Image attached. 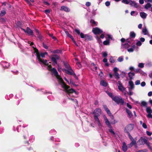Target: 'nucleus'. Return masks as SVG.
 <instances>
[{
    "instance_id": "72a5a7b5",
    "label": "nucleus",
    "mask_w": 152,
    "mask_h": 152,
    "mask_svg": "<svg viewBox=\"0 0 152 152\" xmlns=\"http://www.w3.org/2000/svg\"><path fill=\"white\" fill-rule=\"evenodd\" d=\"M151 4L149 3H148L145 6V8L146 9H148L151 7Z\"/></svg>"
},
{
    "instance_id": "c9c22d12",
    "label": "nucleus",
    "mask_w": 152,
    "mask_h": 152,
    "mask_svg": "<svg viewBox=\"0 0 152 152\" xmlns=\"http://www.w3.org/2000/svg\"><path fill=\"white\" fill-rule=\"evenodd\" d=\"M106 93L110 97H111L112 99H113V98L114 97L113 96V94L111 92H110L109 91H106Z\"/></svg>"
},
{
    "instance_id": "0eeeda50",
    "label": "nucleus",
    "mask_w": 152,
    "mask_h": 152,
    "mask_svg": "<svg viewBox=\"0 0 152 152\" xmlns=\"http://www.w3.org/2000/svg\"><path fill=\"white\" fill-rule=\"evenodd\" d=\"M53 57L51 58V59L52 61L56 64H57V60H59L60 58V56L57 54H54L53 55Z\"/></svg>"
},
{
    "instance_id": "052dcab7",
    "label": "nucleus",
    "mask_w": 152,
    "mask_h": 152,
    "mask_svg": "<svg viewBox=\"0 0 152 152\" xmlns=\"http://www.w3.org/2000/svg\"><path fill=\"white\" fill-rule=\"evenodd\" d=\"M140 84V81L139 80H137L135 82L136 85H138Z\"/></svg>"
},
{
    "instance_id": "c756f323",
    "label": "nucleus",
    "mask_w": 152,
    "mask_h": 152,
    "mask_svg": "<svg viewBox=\"0 0 152 152\" xmlns=\"http://www.w3.org/2000/svg\"><path fill=\"white\" fill-rule=\"evenodd\" d=\"M115 77L116 79H118L120 78V75L119 73L117 72H114Z\"/></svg>"
},
{
    "instance_id": "ea45409f",
    "label": "nucleus",
    "mask_w": 152,
    "mask_h": 152,
    "mask_svg": "<svg viewBox=\"0 0 152 152\" xmlns=\"http://www.w3.org/2000/svg\"><path fill=\"white\" fill-rule=\"evenodd\" d=\"M146 145L148 148L151 150L152 151V147L151 146L150 143V142H147L146 143Z\"/></svg>"
},
{
    "instance_id": "2f4dec72",
    "label": "nucleus",
    "mask_w": 152,
    "mask_h": 152,
    "mask_svg": "<svg viewBox=\"0 0 152 152\" xmlns=\"http://www.w3.org/2000/svg\"><path fill=\"white\" fill-rule=\"evenodd\" d=\"M142 32L145 35H148V31L147 29H142Z\"/></svg>"
},
{
    "instance_id": "1a4fd4ad",
    "label": "nucleus",
    "mask_w": 152,
    "mask_h": 152,
    "mask_svg": "<svg viewBox=\"0 0 152 152\" xmlns=\"http://www.w3.org/2000/svg\"><path fill=\"white\" fill-rule=\"evenodd\" d=\"M39 63L41 64V63L43 64L44 65L48 66V69H52V66L51 65H49V64L48 63V61L46 60H44V59H42L41 60V61L39 62Z\"/></svg>"
},
{
    "instance_id": "774afa93",
    "label": "nucleus",
    "mask_w": 152,
    "mask_h": 152,
    "mask_svg": "<svg viewBox=\"0 0 152 152\" xmlns=\"http://www.w3.org/2000/svg\"><path fill=\"white\" fill-rule=\"evenodd\" d=\"M107 53L106 52H104L103 53L102 56L104 57H105L107 56Z\"/></svg>"
},
{
    "instance_id": "423d86ee",
    "label": "nucleus",
    "mask_w": 152,
    "mask_h": 152,
    "mask_svg": "<svg viewBox=\"0 0 152 152\" xmlns=\"http://www.w3.org/2000/svg\"><path fill=\"white\" fill-rule=\"evenodd\" d=\"M63 63L65 66V67L66 68V69H64V70L65 71V73L67 74L68 73L67 72H72L73 71V70L72 69L71 67L68 64V63L66 61H63Z\"/></svg>"
},
{
    "instance_id": "4be33fe9",
    "label": "nucleus",
    "mask_w": 152,
    "mask_h": 152,
    "mask_svg": "<svg viewBox=\"0 0 152 152\" xmlns=\"http://www.w3.org/2000/svg\"><path fill=\"white\" fill-rule=\"evenodd\" d=\"M130 4L132 6H134L135 7H138V4L135 2L130 1L129 2Z\"/></svg>"
},
{
    "instance_id": "58836bf2",
    "label": "nucleus",
    "mask_w": 152,
    "mask_h": 152,
    "mask_svg": "<svg viewBox=\"0 0 152 152\" xmlns=\"http://www.w3.org/2000/svg\"><path fill=\"white\" fill-rule=\"evenodd\" d=\"M127 134L128 135L129 138L130 139V140L131 141L134 140L133 138L132 137L130 133H127Z\"/></svg>"
},
{
    "instance_id": "2eb2a0df",
    "label": "nucleus",
    "mask_w": 152,
    "mask_h": 152,
    "mask_svg": "<svg viewBox=\"0 0 152 152\" xmlns=\"http://www.w3.org/2000/svg\"><path fill=\"white\" fill-rule=\"evenodd\" d=\"M35 31L36 32V34L37 35V37L39 38V39L41 41L43 38L42 36L39 33V32L38 29H35Z\"/></svg>"
},
{
    "instance_id": "bb28decb",
    "label": "nucleus",
    "mask_w": 152,
    "mask_h": 152,
    "mask_svg": "<svg viewBox=\"0 0 152 152\" xmlns=\"http://www.w3.org/2000/svg\"><path fill=\"white\" fill-rule=\"evenodd\" d=\"M68 73H67V74H68V75H73L77 79V76H76V74H75V72H74L73 71H72V72H69V71H68L67 72Z\"/></svg>"
},
{
    "instance_id": "a211bd4d",
    "label": "nucleus",
    "mask_w": 152,
    "mask_h": 152,
    "mask_svg": "<svg viewBox=\"0 0 152 152\" xmlns=\"http://www.w3.org/2000/svg\"><path fill=\"white\" fill-rule=\"evenodd\" d=\"M61 10L65 12H69L70 11V10L69 8L65 6H61Z\"/></svg>"
},
{
    "instance_id": "f704fd0d",
    "label": "nucleus",
    "mask_w": 152,
    "mask_h": 152,
    "mask_svg": "<svg viewBox=\"0 0 152 152\" xmlns=\"http://www.w3.org/2000/svg\"><path fill=\"white\" fill-rule=\"evenodd\" d=\"M61 51L58 49H57L53 51L52 52L53 53H59L61 52Z\"/></svg>"
},
{
    "instance_id": "473e14b6",
    "label": "nucleus",
    "mask_w": 152,
    "mask_h": 152,
    "mask_svg": "<svg viewBox=\"0 0 152 152\" xmlns=\"http://www.w3.org/2000/svg\"><path fill=\"white\" fill-rule=\"evenodd\" d=\"M135 47V45H133L132 46V48H131L129 49H127V51L129 52H132L134 51V48Z\"/></svg>"
},
{
    "instance_id": "f257e3e1",
    "label": "nucleus",
    "mask_w": 152,
    "mask_h": 152,
    "mask_svg": "<svg viewBox=\"0 0 152 152\" xmlns=\"http://www.w3.org/2000/svg\"><path fill=\"white\" fill-rule=\"evenodd\" d=\"M75 31L78 35H80L81 38L84 39L85 41H91L93 40L92 37L89 34H84L82 32L80 33V30L78 29H75Z\"/></svg>"
},
{
    "instance_id": "cd10ccee",
    "label": "nucleus",
    "mask_w": 152,
    "mask_h": 152,
    "mask_svg": "<svg viewBox=\"0 0 152 152\" xmlns=\"http://www.w3.org/2000/svg\"><path fill=\"white\" fill-rule=\"evenodd\" d=\"M100 83L101 85L103 86L104 87H106L107 86V83L104 80H102L100 82Z\"/></svg>"
},
{
    "instance_id": "13d9d810",
    "label": "nucleus",
    "mask_w": 152,
    "mask_h": 152,
    "mask_svg": "<svg viewBox=\"0 0 152 152\" xmlns=\"http://www.w3.org/2000/svg\"><path fill=\"white\" fill-rule=\"evenodd\" d=\"M16 25L19 27H20L22 25V23L20 21H18L16 23Z\"/></svg>"
},
{
    "instance_id": "412c9836",
    "label": "nucleus",
    "mask_w": 152,
    "mask_h": 152,
    "mask_svg": "<svg viewBox=\"0 0 152 152\" xmlns=\"http://www.w3.org/2000/svg\"><path fill=\"white\" fill-rule=\"evenodd\" d=\"M128 75L129 77V79L132 80L133 79V76H134L135 73L134 72H129L128 73Z\"/></svg>"
},
{
    "instance_id": "603ef678",
    "label": "nucleus",
    "mask_w": 152,
    "mask_h": 152,
    "mask_svg": "<svg viewBox=\"0 0 152 152\" xmlns=\"http://www.w3.org/2000/svg\"><path fill=\"white\" fill-rule=\"evenodd\" d=\"M90 23H92V24H93L94 25H96V22L95 21H94V20H91V21H90Z\"/></svg>"
},
{
    "instance_id": "09e8293b",
    "label": "nucleus",
    "mask_w": 152,
    "mask_h": 152,
    "mask_svg": "<svg viewBox=\"0 0 152 152\" xmlns=\"http://www.w3.org/2000/svg\"><path fill=\"white\" fill-rule=\"evenodd\" d=\"M108 115L110 116V118L112 119L113 120L114 119V117L113 116V115H112V114L110 112V114H107Z\"/></svg>"
},
{
    "instance_id": "6e6552de",
    "label": "nucleus",
    "mask_w": 152,
    "mask_h": 152,
    "mask_svg": "<svg viewBox=\"0 0 152 152\" xmlns=\"http://www.w3.org/2000/svg\"><path fill=\"white\" fill-rule=\"evenodd\" d=\"M147 139L145 138L141 137L138 140L137 142L139 143V145H143L146 144L147 142Z\"/></svg>"
},
{
    "instance_id": "3c124183",
    "label": "nucleus",
    "mask_w": 152,
    "mask_h": 152,
    "mask_svg": "<svg viewBox=\"0 0 152 152\" xmlns=\"http://www.w3.org/2000/svg\"><path fill=\"white\" fill-rule=\"evenodd\" d=\"M122 2L126 4H128L129 3V2L127 0H123Z\"/></svg>"
},
{
    "instance_id": "e2e57ef3",
    "label": "nucleus",
    "mask_w": 152,
    "mask_h": 152,
    "mask_svg": "<svg viewBox=\"0 0 152 152\" xmlns=\"http://www.w3.org/2000/svg\"><path fill=\"white\" fill-rule=\"evenodd\" d=\"M127 106L129 109H131L132 108V106L130 105L129 103H127L126 104Z\"/></svg>"
},
{
    "instance_id": "0e129e2a",
    "label": "nucleus",
    "mask_w": 152,
    "mask_h": 152,
    "mask_svg": "<svg viewBox=\"0 0 152 152\" xmlns=\"http://www.w3.org/2000/svg\"><path fill=\"white\" fill-rule=\"evenodd\" d=\"M118 70V69L116 67L114 68L113 69V71L114 72H117Z\"/></svg>"
},
{
    "instance_id": "6ab92c4d",
    "label": "nucleus",
    "mask_w": 152,
    "mask_h": 152,
    "mask_svg": "<svg viewBox=\"0 0 152 152\" xmlns=\"http://www.w3.org/2000/svg\"><path fill=\"white\" fill-rule=\"evenodd\" d=\"M129 86L130 87L129 88V90L133 89L134 88V85L133 82L131 80L129 81Z\"/></svg>"
},
{
    "instance_id": "4c0bfd02",
    "label": "nucleus",
    "mask_w": 152,
    "mask_h": 152,
    "mask_svg": "<svg viewBox=\"0 0 152 152\" xmlns=\"http://www.w3.org/2000/svg\"><path fill=\"white\" fill-rule=\"evenodd\" d=\"M110 42L109 40H105L103 42V44L104 45H107L109 44Z\"/></svg>"
},
{
    "instance_id": "393cba45",
    "label": "nucleus",
    "mask_w": 152,
    "mask_h": 152,
    "mask_svg": "<svg viewBox=\"0 0 152 152\" xmlns=\"http://www.w3.org/2000/svg\"><path fill=\"white\" fill-rule=\"evenodd\" d=\"M131 141L132 142L128 145L129 148H131L132 147L133 145H134L136 144V141L135 140H132Z\"/></svg>"
},
{
    "instance_id": "bf43d9fd",
    "label": "nucleus",
    "mask_w": 152,
    "mask_h": 152,
    "mask_svg": "<svg viewBox=\"0 0 152 152\" xmlns=\"http://www.w3.org/2000/svg\"><path fill=\"white\" fill-rule=\"evenodd\" d=\"M70 83L72 85L75 86H77V85H76L73 81L71 80L70 81Z\"/></svg>"
},
{
    "instance_id": "39448f33",
    "label": "nucleus",
    "mask_w": 152,
    "mask_h": 152,
    "mask_svg": "<svg viewBox=\"0 0 152 152\" xmlns=\"http://www.w3.org/2000/svg\"><path fill=\"white\" fill-rule=\"evenodd\" d=\"M134 124H130L127 125L124 128V132L126 133H129L133 130L134 128Z\"/></svg>"
},
{
    "instance_id": "b1692460",
    "label": "nucleus",
    "mask_w": 152,
    "mask_h": 152,
    "mask_svg": "<svg viewBox=\"0 0 152 152\" xmlns=\"http://www.w3.org/2000/svg\"><path fill=\"white\" fill-rule=\"evenodd\" d=\"M140 15L141 17L143 19H145L147 15V14L144 12H141Z\"/></svg>"
},
{
    "instance_id": "a18cd8bd",
    "label": "nucleus",
    "mask_w": 152,
    "mask_h": 152,
    "mask_svg": "<svg viewBox=\"0 0 152 152\" xmlns=\"http://www.w3.org/2000/svg\"><path fill=\"white\" fill-rule=\"evenodd\" d=\"M109 61L111 63H113L115 62V60L112 57L110 58Z\"/></svg>"
},
{
    "instance_id": "c85d7f7f",
    "label": "nucleus",
    "mask_w": 152,
    "mask_h": 152,
    "mask_svg": "<svg viewBox=\"0 0 152 152\" xmlns=\"http://www.w3.org/2000/svg\"><path fill=\"white\" fill-rule=\"evenodd\" d=\"M147 112L148 113H152V110L150 107H147L146 109Z\"/></svg>"
},
{
    "instance_id": "e433bc0d",
    "label": "nucleus",
    "mask_w": 152,
    "mask_h": 152,
    "mask_svg": "<svg viewBox=\"0 0 152 152\" xmlns=\"http://www.w3.org/2000/svg\"><path fill=\"white\" fill-rule=\"evenodd\" d=\"M99 116V115H94V118L96 121H99V118H98V117Z\"/></svg>"
},
{
    "instance_id": "4468645a",
    "label": "nucleus",
    "mask_w": 152,
    "mask_h": 152,
    "mask_svg": "<svg viewBox=\"0 0 152 152\" xmlns=\"http://www.w3.org/2000/svg\"><path fill=\"white\" fill-rule=\"evenodd\" d=\"M92 32L96 35L103 32V31L101 29H92Z\"/></svg>"
},
{
    "instance_id": "f03ea898",
    "label": "nucleus",
    "mask_w": 152,
    "mask_h": 152,
    "mask_svg": "<svg viewBox=\"0 0 152 152\" xmlns=\"http://www.w3.org/2000/svg\"><path fill=\"white\" fill-rule=\"evenodd\" d=\"M61 83H60V85L62 86V88L65 89V91L66 93L68 94H72L73 93H76L75 91L73 88L69 89L70 88L69 86L66 85L64 82L63 79H61Z\"/></svg>"
},
{
    "instance_id": "de8ad7c7",
    "label": "nucleus",
    "mask_w": 152,
    "mask_h": 152,
    "mask_svg": "<svg viewBox=\"0 0 152 152\" xmlns=\"http://www.w3.org/2000/svg\"><path fill=\"white\" fill-rule=\"evenodd\" d=\"M138 66L141 68H143L144 66V64L142 63H140L139 64Z\"/></svg>"
},
{
    "instance_id": "20e7f679",
    "label": "nucleus",
    "mask_w": 152,
    "mask_h": 152,
    "mask_svg": "<svg viewBox=\"0 0 152 152\" xmlns=\"http://www.w3.org/2000/svg\"><path fill=\"white\" fill-rule=\"evenodd\" d=\"M113 100L115 101L117 104L121 103V105H123L124 103V100L121 97L118 96H114L112 99Z\"/></svg>"
},
{
    "instance_id": "79ce46f5",
    "label": "nucleus",
    "mask_w": 152,
    "mask_h": 152,
    "mask_svg": "<svg viewBox=\"0 0 152 152\" xmlns=\"http://www.w3.org/2000/svg\"><path fill=\"white\" fill-rule=\"evenodd\" d=\"M141 104L144 107L146 106L147 105V103L144 101H142L141 102Z\"/></svg>"
},
{
    "instance_id": "864d4df0",
    "label": "nucleus",
    "mask_w": 152,
    "mask_h": 152,
    "mask_svg": "<svg viewBox=\"0 0 152 152\" xmlns=\"http://www.w3.org/2000/svg\"><path fill=\"white\" fill-rule=\"evenodd\" d=\"M136 45L137 46H140L142 45V43L141 41H139L137 42Z\"/></svg>"
},
{
    "instance_id": "6e6d98bb",
    "label": "nucleus",
    "mask_w": 152,
    "mask_h": 152,
    "mask_svg": "<svg viewBox=\"0 0 152 152\" xmlns=\"http://www.w3.org/2000/svg\"><path fill=\"white\" fill-rule=\"evenodd\" d=\"M127 93L130 96L132 95L133 94V92L130 90V89L129 90V91Z\"/></svg>"
},
{
    "instance_id": "a19ab883",
    "label": "nucleus",
    "mask_w": 152,
    "mask_h": 152,
    "mask_svg": "<svg viewBox=\"0 0 152 152\" xmlns=\"http://www.w3.org/2000/svg\"><path fill=\"white\" fill-rule=\"evenodd\" d=\"M129 45L128 43H126L124 45V48H129Z\"/></svg>"
},
{
    "instance_id": "ddd939ff",
    "label": "nucleus",
    "mask_w": 152,
    "mask_h": 152,
    "mask_svg": "<svg viewBox=\"0 0 152 152\" xmlns=\"http://www.w3.org/2000/svg\"><path fill=\"white\" fill-rule=\"evenodd\" d=\"M94 115H100L101 114V110L100 108H97L95 110L93 113Z\"/></svg>"
},
{
    "instance_id": "7c9ffc66",
    "label": "nucleus",
    "mask_w": 152,
    "mask_h": 152,
    "mask_svg": "<svg viewBox=\"0 0 152 152\" xmlns=\"http://www.w3.org/2000/svg\"><path fill=\"white\" fill-rule=\"evenodd\" d=\"M136 36L135 34L133 31L131 32L130 33V37L131 38H134Z\"/></svg>"
},
{
    "instance_id": "338daca9",
    "label": "nucleus",
    "mask_w": 152,
    "mask_h": 152,
    "mask_svg": "<svg viewBox=\"0 0 152 152\" xmlns=\"http://www.w3.org/2000/svg\"><path fill=\"white\" fill-rule=\"evenodd\" d=\"M43 45L44 48L45 49H47L48 48V47L44 43H43Z\"/></svg>"
},
{
    "instance_id": "a878e982",
    "label": "nucleus",
    "mask_w": 152,
    "mask_h": 152,
    "mask_svg": "<svg viewBox=\"0 0 152 152\" xmlns=\"http://www.w3.org/2000/svg\"><path fill=\"white\" fill-rule=\"evenodd\" d=\"M103 108H104L105 110L106 111L107 113V114H110V111L109 109L107 108V106L105 105H103Z\"/></svg>"
},
{
    "instance_id": "37998d69",
    "label": "nucleus",
    "mask_w": 152,
    "mask_h": 152,
    "mask_svg": "<svg viewBox=\"0 0 152 152\" xmlns=\"http://www.w3.org/2000/svg\"><path fill=\"white\" fill-rule=\"evenodd\" d=\"M6 14V12L5 10H3L1 11V12L0 14V16H2Z\"/></svg>"
},
{
    "instance_id": "9b49d317",
    "label": "nucleus",
    "mask_w": 152,
    "mask_h": 152,
    "mask_svg": "<svg viewBox=\"0 0 152 152\" xmlns=\"http://www.w3.org/2000/svg\"><path fill=\"white\" fill-rule=\"evenodd\" d=\"M32 48L34 49L35 53H36V56H37V58L39 62L42 59L39 58V52L38 50L36 48H35L34 46H32Z\"/></svg>"
},
{
    "instance_id": "7ed1b4c3",
    "label": "nucleus",
    "mask_w": 152,
    "mask_h": 152,
    "mask_svg": "<svg viewBox=\"0 0 152 152\" xmlns=\"http://www.w3.org/2000/svg\"><path fill=\"white\" fill-rule=\"evenodd\" d=\"M48 70L51 72L52 73V74H53L54 75L56 78L58 80L59 82L61 83V79H62L59 75L56 69L55 68H53L52 69H48Z\"/></svg>"
},
{
    "instance_id": "5701e85b",
    "label": "nucleus",
    "mask_w": 152,
    "mask_h": 152,
    "mask_svg": "<svg viewBox=\"0 0 152 152\" xmlns=\"http://www.w3.org/2000/svg\"><path fill=\"white\" fill-rule=\"evenodd\" d=\"M64 31L65 32L66 34L67 35V36L70 38L72 39H73V37L69 33L68 31H67L66 29H64Z\"/></svg>"
},
{
    "instance_id": "8fccbe9b",
    "label": "nucleus",
    "mask_w": 152,
    "mask_h": 152,
    "mask_svg": "<svg viewBox=\"0 0 152 152\" xmlns=\"http://www.w3.org/2000/svg\"><path fill=\"white\" fill-rule=\"evenodd\" d=\"M111 128H110L109 129V131L111 133H112L113 134H115V132L113 131V130L111 129Z\"/></svg>"
},
{
    "instance_id": "5fc2aeb1",
    "label": "nucleus",
    "mask_w": 152,
    "mask_h": 152,
    "mask_svg": "<svg viewBox=\"0 0 152 152\" xmlns=\"http://www.w3.org/2000/svg\"><path fill=\"white\" fill-rule=\"evenodd\" d=\"M142 126L144 129H146L147 128V126L146 124L145 123H143L142 124Z\"/></svg>"
},
{
    "instance_id": "680f3d73",
    "label": "nucleus",
    "mask_w": 152,
    "mask_h": 152,
    "mask_svg": "<svg viewBox=\"0 0 152 152\" xmlns=\"http://www.w3.org/2000/svg\"><path fill=\"white\" fill-rule=\"evenodd\" d=\"M86 6L89 7L91 5V3L89 2H87L86 3Z\"/></svg>"
},
{
    "instance_id": "c03bdc74",
    "label": "nucleus",
    "mask_w": 152,
    "mask_h": 152,
    "mask_svg": "<svg viewBox=\"0 0 152 152\" xmlns=\"http://www.w3.org/2000/svg\"><path fill=\"white\" fill-rule=\"evenodd\" d=\"M39 55L40 58H41L40 57H41L43 58H45V56L44 53H39Z\"/></svg>"
},
{
    "instance_id": "f8f14e48",
    "label": "nucleus",
    "mask_w": 152,
    "mask_h": 152,
    "mask_svg": "<svg viewBox=\"0 0 152 152\" xmlns=\"http://www.w3.org/2000/svg\"><path fill=\"white\" fill-rule=\"evenodd\" d=\"M28 36H33V31L31 29H22Z\"/></svg>"
},
{
    "instance_id": "69168bd1",
    "label": "nucleus",
    "mask_w": 152,
    "mask_h": 152,
    "mask_svg": "<svg viewBox=\"0 0 152 152\" xmlns=\"http://www.w3.org/2000/svg\"><path fill=\"white\" fill-rule=\"evenodd\" d=\"M146 133H147V135L149 136H151L152 134V133H151L148 131H146Z\"/></svg>"
},
{
    "instance_id": "dca6fc26",
    "label": "nucleus",
    "mask_w": 152,
    "mask_h": 152,
    "mask_svg": "<svg viewBox=\"0 0 152 152\" xmlns=\"http://www.w3.org/2000/svg\"><path fill=\"white\" fill-rule=\"evenodd\" d=\"M104 120L105 121V123L106 125H107L108 127L110 128H112V126L110 125V122L107 119V118L105 117L104 118Z\"/></svg>"
},
{
    "instance_id": "49530a36",
    "label": "nucleus",
    "mask_w": 152,
    "mask_h": 152,
    "mask_svg": "<svg viewBox=\"0 0 152 152\" xmlns=\"http://www.w3.org/2000/svg\"><path fill=\"white\" fill-rule=\"evenodd\" d=\"M124 60L123 58L122 57H119L117 59V60L118 61L121 62L123 61Z\"/></svg>"
},
{
    "instance_id": "f3484780",
    "label": "nucleus",
    "mask_w": 152,
    "mask_h": 152,
    "mask_svg": "<svg viewBox=\"0 0 152 152\" xmlns=\"http://www.w3.org/2000/svg\"><path fill=\"white\" fill-rule=\"evenodd\" d=\"M126 113L128 114V117L129 118H132V117L133 116L132 112L129 110H128L127 108H126Z\"/></svg>"
},
{
    "instance_id": "9d476101",
    "label": "nucleus",
    "mask_w": 152,
    "mask_h": 152,
    "mask_svg": "<svg viewBox=\"0 0 152 152\" xmlns=\"http://www.w3.org/2000/svg\"><path fill=\"white\" fill-rule=\"evenodd\" d=\"M118 89L121 91L123 92L124 91H126V88L124 87L120 81H118Z\"/></svg>"
},
{
    "instance_id": "aec40b11",
    "label": "nucleus",
    "mask_w": 152,
    "mask_h": 152,
    "mask_svg": "<svg viewBox=\"0 0 152 152\" xmlns=\"http://www.w3.org/2000/svg\"><path fill=\"white\" fill-rule=\"evenodd\" d=\"M122 148L123 151L124 152L126 151L127 150V146L126 145V144L125 142H124L123 143Z\"/></svg>"
},
{
    "instance_id": "4d7b16f0",
    "label": "nucleus",
    "mask_w": 152,
    "mask_h": 152,
    "mask_svg": "<svg viewBox=\"0 0 152 152\" xmlns=\"http://www.w3.org/2000/svg\"><path fill=\"white\" fill-rule=\"evenodd\" d=\"M141 70L139 69H137L134 70V71L136 73H140V71Z\"/></svg>"
}]
</instances>
